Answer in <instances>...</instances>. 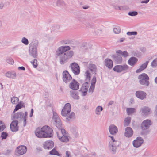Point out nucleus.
<instances>
[{
	"label": "nucleus",
	"mask_w": 157,
	"mask_h": 157,
	"mask_svg": "<svg viewBox=\"0 0 157 157\" xmlns=\"http://www.w3.org/2000/svg\"><path fill=\"white\" fill-rule=\"evenodd\" d=\"M71 48L68 46H62L58 48L56 52L57 56H59V62L63 64L73 56L74 52L70 50Z\"/></svg>",
	"instance_id": "1"
},
{
	"label": "nucleus",
	"mask_w": 157,
	"mask_h": 157,
	"mask_svg": "<svg viewBox=\"0 0 157 157\" xmlns=\"http://www.w3.org/2000/svg\"><path fill=\"white\" fill-rule=\"evenodd\" d=\"M53 119L54 121V124L59 129V131L57 132L58 137V136L62 137L69 136L68 134L66 132L64 129L60 128L61 125V121L56 112H53Z\"/></svg>",
	"instance_id": "2"
},
{
	"label": "nucleus",
	"mask_w": 157,
	"mask_h": 157,
	"mask_svg": "<svg viewBox=\"0 0 157 157\" xmlns=\"http://www.w3.org/2000/svg\"><path fill=\"white\" fill-rule=\"evenodd\" d=\"M109 137L111 138V141L109 144V147L111 152L112 154H115L116 152V147L120 145L119 141L116 140L113 136H109Z\"/></svg>",
	"instance_id": "3"
},
{
	"label": "nucleus",
	"mask_w": 157,
	"mask_h": 157,
	"mask_svg": "<svg viewBox=\"0 0 157 157\" xmlns=\"http://www.w3.org/2000/svg\"><path fill=\"white\" fill-rule=\"evenodd\" d=\"M109 137L111 138V141L109 144V147L111 152L112 154H115L116 152V147L120 145L119 141L116 140L113 136H109Z\"/></svg>",
	"instance_id": "4"
},
{
	"label": "nucleus",
	"mask_w": 157,
	"mask_h": 157,
	"mask_svg": "<svg viewBox=\"0 0 157 157\" xmlns=\"http://www.w3.org/2000/svg\"><path fill=\"white\" fill-rule=\"evenodd\" d=\"M109 137L111 138V141L109 144V147L111 152L112 154H115L116 152V147L120 145L119 141L116 140L113 136H109Z\"/></svg>",
	"instance_id": "5"
},
{
	"label": "nucleus",
	"mask_w": 157,
	"mask_h": 157,
	"mask_svg": "<svg viewBox=\"0 0 157 157\" xmlns=\"http://www.w3.org/2000/svg\"><path fill=\"white\" fill-rule=\"evenodd\" d=\"M89 67V70H87L84 75L87 81H89L90 79L91 76L90 72H91L93 74H96L97 70L96 65L92 63H90Z\"/></svg>",
	"instance_id": "6"
},
{
	"label": "nucleus",
	"mask_w": 157,
	"mask_h": 157,
	"mask_svg": "<svg viewBox=\"0 0 157 157\" xmlns=\"http://www.w3.org/2000/svg\"><path fill=\"white\" fill-rule=\"evenodd\" d=\"M138 78L139 79V82L141 84L145 86L149 85V77L146 74L143 73L140 75Z\"/></svg>",
	"instance_id": "7"
},
{
	"label": "nucleus",
	"mask_w": 157,
	"mask_h": 157,
	"mask_svg": "<svg viewBox=\"0 0 157 157\" xmlns=\"http://www.w3.org/2000/svg\"><path fill=\"white\" fill-rule=\"evenodd\" d=\"M27 115V112H25V114L21 112H19L14 114V118L15 119H23L24 121L23 126H25L26 124V122Z\"/></svg>",
	"instance_id": "8"
},
{
	"label": "nucleus",
	"mask_w": 157,
	"mask_h": 157,
	"mask_svg": "<svg viewBox=\"0 0 157 157\" xmlns=\"http://www.w3.org/2000/svg\"><path fill=\"white\" fill-rule=\"evenodd\" d=\"M44 132V138L51 137L53 135V130L48 126H45L42 127Z\"/></svg>",
	"instance_id": "9"
},
{
	"label": "nucleus",
	"mask_w": 157,
	"mask_h": 157,
	"mask_svg": "<svg viewBox=\"0 0 157 157\" xmlns=\"http://www.w3.org/2000/svg\"><path fill=\"white\" fill-rule=\"evenodd\" d=\"M129 69L128 66L127 65H117L113 68V70L118 73L127 72Z\"/></svg>",
	"instance_id": "10"
},
{
	"label": "nucleus",
	"mask_w": 157,
	"mask_h": 157,
	"mask_svg": "<svg viewBox=\"0 0 157 157\" xmlns=\"http://www.w3.org/2000/svg\"><path fill=\"white\" fill-rule=\"evenodd\" d=\"M71 111V105L69 103H67L62 109L61 114L63 116L66 117Z\"/></svg>",
	"instance_id": "11"
},
{
	"label": "nucleus",
	"mask_w": 157,
	"mask_h": 157,
	"mask_svg": "<svg viewBox=\"0 0 157 157\" xmlns=\"http://www.w3.org/2000/svg\"><path fill=\"white\" fill-rule=\"evenodd\" d=\"M89 85L88 82H86L83 84L82 87L79 90L81 95L82 96H84L87 94Z\"/></svg>",
	"instance_id": "12"
},
{
	"label": "nucleus",
	"mask_w": 157,
	"mask_h": 157,
	"mask_svg": "<svg viewBox=\"0 0 157 157\" xmlns=\"http://www.w3.org/2000/svg\"><path fill=\"white\" fill-rule=\"evenodd\" d=\"M140 112L143 116H147L151 113V109L147 106H144L140 110Z\"/></svg>",
	"instance_id": "13"
},
{
	"label": "nucleus",
	"mask_w": 157,
	"mask_h": 157,
	"mask_svg": "<svg viewBox=\"0 0 157 157\" xmlns=\"http://www.w3.org/2000/svg\"><path fill=\"white\" fill-rule=\"evenodd\" d=\"M71 69L73 73L75 75H78L80 73V68L78 65L74 62L70 64Z\"/></svg>",
	"instance_id": "14"
},
{
	"label": "nucleus",
	"mask_w": 157,
	"mask_h": 157,
	"mask_svg": "<svg viewBox=\"0 0 157 157\" xmlns=\"http://www.w3.org/2000/svg\"><path fill=\"white\" fill-rule=\"evenodd\" d=\"M151 125V122L150 120L147 119L143 121L142 123L140 128L143 130L148 129Z\"/></svg>",
	"instance_id": "15"
},
{
	"label": "nucleus",
	"mask_w": 157,
	"mask_h": 157,
	"mask_svg": "<svg viewBox=\"0 0 157 157\" xmlns=\"http://www.w3.org/2000/svg\"><path fill=\"white\" fill-rule=\"evenodd\" d=\"M144 142V140L140 137H138L136 139L134 140L133 142V146L136 148H138L140 147Z\"/></svg>",
	"instance_id": "16"
},
{
	"label": "nucleus",
	"mask_w": 157,
	"mask_h": 157,
	"mask_svg": "<svg viewBox=\"0 0 157 157\" xmlns=\"http://www.w3.org/2000/svg\"><path fill=\"white\" fill-rule=\"evenodd\" d=\"M79 83L73 79L69 84V87L71 89L76 90L79 89Z\"/></svg>",
	"instance_id": "17"
},
{
	"label": "nucleus",
	"mask_w": 157,
	"mask_h": 157,
	"mask_svg": "<svg viewBox=\"0 0 157 157\" xmlns=\"http://www.w3.org/2000/svg\"><path fill=\"white\" fill-rule=\"evenodd\" d=\"M63 80L65 83L69 82L72 78L70 74L67 71H65L63 72Z\"/></svg>",
	"instance_id": "18"
},
{
	"label": "nucleus",
	"mask_w": 157,
	"mask_h": 157,
	"mask_svg": "<svg viewBox=\"0 0 157 157\" xmlns=\"http://www.w3.org/2000/svg\"><path fill=\"white\" fill-rule=\"evenodd\" d=\"M18 121H14L12 122L10 124V127L11 130L13 132H16L18 130V126L17 125Z\"/></svg>",
	"instance_id": "19"
},
{
	"label": "nucleus",
	"mask_w": 157,
	"mask_h": 157,
	"mask_svg": "<svg viewBox=\"0 0 157 157\" xmlns=\"http://www.w3.org/2000/svg\"><path fill=\"white\" fill-rule=\"evenodd\" d=\"M17 153L19 155H22L27 151V147L25 146H20L17 148Z\"/></svg>",
	"instance_id": "20"
},
{
	"label": "nucleus",
	"mask_w": 157,
	"mask_h": 157,
	"mask_svg": "<svg viewBox=\"0 0 157 157\" xmlns=\"http://www.w3.org/2000/svg\"><path fill=\"white\" fill-rule=\"evenodd\" d=\"M29 54L30 56L34 58H36L37 56V49L29 47Z\"/></svg>",
	"instance_id": "21"
},
{
	"label": "nucleus",
	"mask_w": 157,
	"mask_h": 157,
	"mask_svg": "<svg viewBox=\"0 0 157 157\" xmlns=\"http://www.w3.org/2000/svg\"><path fill=\"white\" fill-rule=\"evenodd\" d=\"M54 146V143L52 141H47L44 142L43 147L44 149H49L52 148Z\"/></svg>",
	"instance_id": "22"
},
{
	"label": "nucleus",
	"mask_w": 157,
	"mask_h": 157,
	"mask_svg": "<svg viewBox=\"0 0 157 157\" xmlns=\"http://www.w3.org/2000/svg\"><path fill=\"white\" fill-rule=\"evenodd\" d=\"M146 93L142 91H137L136 93V96L141 100L144 99L146 98Z\"/></svg>",
	"instance_id": "23"
},
{
	"label": "nucleus",
	"mask_w": 157,
	"mask_h": 157,
	"mask_svg": "<svg viewBox=\"0 0 157 157\" xmlns=\"http://www.w3.org/2000/svg\"><path fill=\"white\" fill-rule=\"evenodd\" d=\"M125 136L127 137H131L133 135V131L132 129L130 127H127L125 128Z\"/></svg>",
	"instance_id": "24"
},
{
	"label": "nucleus",
	"mask_w": 157,
	"mask_h": 157,
	"mask_svg": "<svg viewBox=\"0 0 157 157\" xmlns=\"http://www.w3.org/2000/svg\"><path fill=\"white\" fill-rule=\"evenodd\" d=\"M5 76L7 78L12 79H15L17 76L16 72L13 71H9L6 73Z\"/></svg>",
	"instance_id": "25"
},
{
	"label": "nucleus",
	"mask_w": 157,
	"mask_h": 157,
	"mask_svg": "<svg viewBox=\"0 0 157 157\" xmlns=\"http://www.w3.org/2000/svg\"><path fill=\"white\" fill-rule=\"evenodd\" d=\"M109 130L110 133L113 135L116 134L118 131L117 127L113 124L109 126Z\"/></svg>",
	"instance_id": "26"
},
{
	"label": "nucleus",
	"mask_w": 157,
	"mask_h": 157,
	"mask_svg": "<svg viewBox=\"0 0 157 157\" xmlns=\"http://www.w3.org/2000/svg\"><path fill=\"white\" fill-rule=\"evenodd\" d=\"M105 64L109 69H111L113 67V62L112 61L109 59H106L104 61Z\"/></svg>",
	"instance_id": "27"
},
{
	"label": "nucleus",
	"mask_w": 157,
	"mask_h": 157,
	"mask_svg": "<svg viewBox=\"0 0 157 157\" xmlns=\"http://www.w3.org/2000/svg\"><path fill=\"white\" fill-rule=\"evenodd\" d=\"M42 131V128L40 130L39 128L36 129L35 132L36 135L39 138H44V132Z\"/></svg>",
	"instance_id": "28"
},
{
	"label": "nucleus",
	"mask_w": 157,
	"mask_h": 157,
	"mask_svg": "<svg viewBox=\"0 0 157 157\" xmlns=\"http://www.w3.org/2000/svg\"><path fill=\"white\" fill-rule=\"evenodd\" d=\"M71 96L74 99L78 100L79 97L78 96V93L77 92L73 90L70 91Z\"/></svg>",
	"instance_id": "29"
},
{
	"label": "nucleus",
	"mask_w": 157,
	"mask_h": 157,
	"mask_svg": "<svg viewBox=\"0 0 157 157\" xmlns=\"http://www.w3.org/2000/svg\"><path fill=\"white\" fill-rule=\"evenodd\" d=\"M148 63V61H146L145 63L142 64L140 67V68L136 70V73H139L141 71L145 69Z\"/></svg>",
	"instance_id": "30"
},
{
	"label": "nucleus",
	"mask_w": 157,
	"mask_h": 157,
	"mask_svg": "<svg viewBox=\"0 0 157 157\" xmlns=\"http://www.w3.org/2000/svg\"><path fill=\"white\" fill-rule=\"evenodd\" d=\"M137 59L135 57L130 58L128 60V63L131 66H133L137 62Z\"/></svg>",
	"instance_id": "31"
},
{
	"label": "nucleus",
	"mask_w": 157,
	"mask_h": 157,
	"mask_svg": "<svg viewBox=\"0 0 157 157\" xmlns=\"http://www.w3.org/2000/svg\"><path fill=\"white\" fill-rule=\"evenodd\" d=\"M38 45V42L36 40H33L32 43L30 44L29 47L34 48L36 49H37V47Z\"/></svg>",
	"instance_id": "32"
},
{
	"label": "nucleus",
	"mask_w": 157,
	"mask_h": 157,
	"mask_svg": "<svg viewBox=\"0 0 157 157\" xmlns=\"http://www.w3.org/2000/svg\"><path fill=\"white\" fill-rule=\"evenodd\" d=\"M60 141L63 142H67L69 140V136H66V137H62L61 136H58V137Z\"/></svg>",
	"instance_id": "33"
},
{
	"label": "nucleus",
	"mask_w": 157,
	"mask_h": 157,
	"mask_svg": "<svg viewBox=\"0 0 157 157\" xmlns=\"http://www.w3.org/2000/svg\"><path fill=\"white\" fill-rule=\"evenodd\" d=\"M126 112L129 115L135 113L136 109L132 108H127L126 109Z\"/></svg>",
	"instance_id": "34"
},
{
	"label": "nucleus",
	"mask_w": 157,
	"mask_h": 157,
	"mask_svg": "<svg viewBox=\"0 0 157 157\" xmlns=\"http://www.w3.org/2000/svg\"><path fill=\"white\" fill-rule=\"evenodd\" d=\"M103 110V108L101 106H97L95 110V113L97 115H99L101 112Z\"/></svg>",
	"instance_id": "35"
},
{
	"label": "nucleus",
	"mask_w": 157,
	"mask_h": 157,
	"mask_svg": "<svg viewBox=\"0 0 157 157\" xmlns=\"http://www.w3.org/2000/svg\"><path fill=\"white\" fill-rule=\"evenodd\" d=\"M131 120V118L129 117L125 118L124 121V125L125 126H128Z\"/></svg>",
	"instance_id": "36"
},
{
	"label": "nucleus",
	"mask_w": 157,
	"mask_h": 157,
	"mask_svg": "<svg viewBox=\"0 0 157 157\" xmlns=\"http://www.w3.org/2000/svg\"><path fill=\"white\" fill-rule=\"evenodd\" d=\"M23 104L20 102L15 107V108L13 113H14L15 111H17L19 109L21 108L23 106Z\"/></svg>",
	"instance_id": "37"
},
{
	"label": "nucleus",
	"mask_w": 157,
	"mask_h": 157,
	"mask_svg": "<svg viewBox=\"0 0 157 157\" xmlns=\"http://www.w3.org/2000/svg\"><path fill=\"white\" fill-rule=\"evenodd\" d=\"M18 98L16 97H13L11 98V102L13 104H16L18 101Z\"/></svg>",
	"instance_id": "38"
},
{
	"label": "nucleus",
	"mask_w": 157,
	"mask_h": 157,
	"mask_svg": "<svg viewBox=\"0 0 157 157\" xmlns=\"http://www.w3.org/2000/svg\"><path fill=\"white\" fill-rule=\"evenodd\" d=\"M6 62L10 64H13L14 63V61L12 58L11 57H8L6 59Z\"/></svg>",
	"instance_id": "39"
},
{
	"label": "nucleus",
	"mask_w": 157,
	"mask_h": 157,
	"mask_svg": "<svg viewBox=\"0 0 157 157\" xmlns=\"http://www.w3.org/2000/svg\"><path fill=\"white\" fill-rule=\"evenodd\" d=\"M50 154L51 155H54L58 156H59L60 155L59 152L55 148L53 149L50 152Z\"/></svg>",
	"instance_id": "40"
},
{
	"label": "nucleus",
	"mask_w": 157,
	"mask_h": 157,
	"mask_svg": "<svg viewBox=\"0 0 157 157\" xmlns=\"http://www.w3.org/2000/svg\"><path fill=\"white\" fill-rule=\"evenodd\" d=\"M75 117V114L73 112H71L70 115L66 118L67 120H69L70 119H74Z\"/></svg>",
	"instance_id": "41"
},
{
	"label": "nucleus",
	"mask_w": 157,
	"mask_h": 157,
	"mask_svg": "<svg viewBox=\"0 0 157 157\" xmlns=\"http://www.w3.org/2000/svg\"><path fill=\"white\" fill-rule=\"evenodd\" d=\"M114 59L118 63H120L122 61V58L121 56L118 55L115 57Z\"/></svg>",
	"instance_id": "42"
},
{
	"label": "nucleus",
	"mask_w": 157,
	"mask_h": 157,
	"mask_svg": "<svg viewBox=\"0 0 157 157\" xmlns=\"http://www.w3.org/2000/svg\"><path fill=\"white\" fill-rule=\"evenodd\" d=\"M151 66L153 67L157 66V58L154 59L151 63Z\"/></svg>",
	"instance_id": "43"
},
{
	"label": "nucleus",
	"mask_w": 157,
	"mask_h": 157,
	"mask_svg": "<svg viewBox=\"0 0 157 157\" xmlns=\"http://www.w3.org/2000/svg\"><path fill=\"white\" fill-rule=\"evenodd\" d=\"M21 42L26 45H28L29 44L28 40L25 37H23L22 38Z\"/></svg>",
	"instance_id": "44"
},
{
	"label": "nucleus",
	"mask_w": 157,
	"mask_h": 157,
	"mask_svg": "<svg viewBox=\"0 0 157 157\" xmlns=\"http://www.w3.org/2000/svg\"><path fill=\"white\" fill-rule=\"evenodd\" d=\"M113 31L114 33L118 34L121 32V29L119 27L114 28H113Z\"/></svg>",
	"instance_id": "45"
},
{
	"label": "nucleus",
	"mask_w": 157,
	"mask_h": 157,
	"mask_svg": "<svg viewBox=\"0 0 157 157\" xmlns=\"http://www.w3.org/2000/svg\"><path fill=\"white\" fill-rule=\"evenodd\" d=\"M138 14V12L136 11H131L128 13V15L131 16H134Z\"/></svg>",
	"instance_id": "46"
},
{
	"label": "nucleus",
	"mask_w": 157,
	"mask_h": 157,
	"mask_svg": "<svg viewBox=\"0 0 157 157\" xmlns=\"http://www.w3.org/2000/svg\"><path fill=\"white\" fill-rule=\"evenodd\" d=\"M78 20L80 22H83L85 21V19L83 16H81L78 17Z\"/></svg>",
	"instance_id": "47"
},
{
	"label": "nucleus",
	"mask_w": 157,
	"mask_h": 157,
	"mask_svg": "<svg viewBox=\"0 0 157 157\" xmlns=\"http://www.w3.org/2000/svg\"><path fill=\"white\" fill-rule=\"evenodd\" d=\"M137 34V32H128L127 33V34L129 36L136 35Z\"/></svg>",
	"instance_id": "48"
},
{
	"label": "nucleus",
	"mask_w": 157,
	"mask_h": 157,
	"mask_svg": "<svg viewBox=\"0 0 157 157\" xmlns=\"http://www.w3.org/2000/svg\"><path fill=\"white\" fill-rule=\"evenodd\" d=\"M94 87H95V85H91L89 90V92L92 93L94 91Z\"/></svg>",
	"instance_id": "49"
},
{
	"label": "nucleus",
	"mask_w": 157,
	"mask_h": 157,
	"mask_svg": "<svg viewBox=\"0 0 157 157\" xmlns=\"http://www.w3.org/2000/svg\"><path fill=\"white\" fill-rule=\"evenodd\" d=\"M31 63L33 64L34 68H36L37 66V60L35 59L33 62H31Z\"/></svg>",
	"instance_id": "50"
},
{
	"label": "nucleus",
	"mask_w": 157,
	"mask_h": 157,
	"mask_svg": "<svg viewBox=\"0 0 157 157\" xmlns=\"http://www.w3.org/2000/svg\"><path fill=\"white\" fill-rule=\"evenodd\" d=\"M7 134L6 132H2V133L1 135V137L2 139H6L7 136Z\"/></svg>",
	"instance_id": "51"
},
{
	"label": "nucleus",
	"mask_w": 157,
	"mask_h": 157,
	"mask_svg": "<svg viewBox=\"0 0 157 157\" xmlns=\"http://www.w3.org/2000/svg\"><path fill=\"white\" fill-rule=\"evenodd\" d=\"M63 3V0H57L56 2V5L57 6H59L62 5Z\"/></svg>",
	"instance_id": "52"
},
{
	"label": "nucleus",
	"mask_w": 157,
	"mask_h": 157,
	"mask_svg": "<svg viewBox=\"0 0 157 157\" xmlns=\"http://www.w3.org/2000/svg\"><path fill=\"white\" fill-rule=\"evenodd\" d=\"M96 82V78L95 76L93 77L92 78V80L91 81V85H95V84Z\"/></svg>",
	"instance_id": "53"
},
{
	"label": "nucleus",
	"mask_w": 157,
	"mask_h": 157,
	"mask_svg": "<svg viewBox=\"0 0 157 157\" xmlns=\"http://www.w3.org/2000/svg\"><path fill=\"white\" fill-rule=\"evenodd\" d=\"M121 55L124 57H127L128 56V53L126 51L122 52Z\"/></svg>",
	"instance_id": "54"
},
{
	"label": "nucleus",
	"mask_w": 157,
	"mask_h": 157,
	"mask_svg": "<svg viewBox=\"0 0 157 157\" xmlns=\"http://www.w3.org/2000/svg\"><path fill=\"white\" fill-rule=\"evenodd\" d=\"M65 155V157H71V152L69 151H66Z\"/></svg>",
	"instance_id": "55"
},
{
	"label": "nucleus",
	"mask_w": 157,
	"mask_h": 157,
	"mask_svg": "<svg viewBox=\"0 0 157 157\" xmlns=\"http://www.w3.org/2000/svg\"><path fill=\"white\" fill-rule=\"evenodd\" d=\"M5 6L4 3L2 2H0V9H2Z\"/></svg>",
	"instance_id": "56"
},
{
	"label": "nucleus",
	"mask_w": 157,
	"mask_h": 157,
	"mask_svg": "<svg viewBox=\"0 0 157 157\" xmlns=\"http://www.w3.org/2000/svg\"><path fill=\"white\" fill-rule=\"evenodd\" d=\"M5 126L4 125H2L0 126V132L2 131L5 128Z\"/></svg>",
	"instance_id": "57"
},
{
	"label": "nucleus",
	"mask_w": 157,
	"mask_h": 157,
	"mask_svg": "<svg viewBox=\"0 0 157 157\" xmlns=\"http://www.w3.org/2000/svg\"><path fill=\"white\" fill-rule=\"evenodd\" d=\"M62 44H70V42L67 41H62Z\"/></svg>",
	"instance_id": "58"
},
{
	"label": "nucleus",
	"mask_w": 157,
	"mask_h": 157,
	"mask_svg": "<svg viewBox=\"0 0 157 157\" xmlns=\"http://www.w3.org/2000/svg\"><path fill=\"white\" fill-rule=\"evenodd\" d=\"M85 25L86 26L88 27H91L92 26V25L91 23L89 22H86Z\"/></svg>",
	"instance_id": "59"
},
{
	"label": "nucleus",
	"mask_w": 157,
	"mask_h": 157,
	"mask_svg": "<svg viewBox=\"0 0 157 157\" xmlns=\"http://www.w3.org/2000/svg\"><path fill=\"white\" fill-rule=\"evenodd\" d=\"M18 69V70H25V68L23 66L19 67Z\"/></svg>",
	"instance_id": "60"
},
{
	"label": "nucleus",
	"mask_w": 157,
	"mask_h": 157,
	"mask_svg": "<svg viewBox=\"0 0 157 157\" xmlns=\"http://www.w3.org/2000/svg\"><path fill=\"white\" fill-rule=\"evenodd\" d=\"M149 1V0H146L145 1H143L141 2V3H147Z\"/></svg>",
	"instance_id": "61"
},
{
	"label": "nucleus",
	"mask_w": 157,
	"mask_h": 157,
	"mask_svg": "<svg viewBox=\"0 0 157 157\" xmlns=\"http://www.w3.org/2000/svg\"><path fill=\"white\" fill-rule=\"evenodd\" d=\"M115 9L117 10H121V7L118 6H114Z\"/></svg>",
	"instance_id": "62"
},
{
	"label": "nucleus",
	"mask_w": 157,
	"mask_h": 157,
	"mask_svg": "<svg viewBox=\"0 0 157 157\" xmlns=\"http://www.w3.org/2000/svg\"><path fill=\"white\" fill-rule=\"evenodd\" d=\"M33 109H31V113L29 115L30 117H31L33 116Z\"/></svg>",
	"instance_id": "63"
},
{
	"label": "nucleus",
	"mask_w": 157,
	"mask_h": 157,
	"mask_svg": "<svg viewBox=\"0 0 157 157\" xmlns=\"http://www.w3.org/2000/svg\"><path fill=\"white\" fill-rule=\"evenodd\" d=\"M102 30L101 29H98V30L97 31H96V33L97 34H99L101 32Z\"/></svg>",
	"instance_id": "64"
}]
</instances>
